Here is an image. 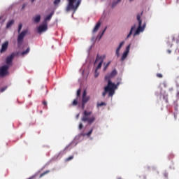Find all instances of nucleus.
Listing matches in <instances>:
<instances>
[{"instance_id": "nucleus-1", "label": "nucleus", "mask_w": 179, "mask_h": 179, "mask_svg": "<svg viewBox=\"0 0 179 179\" xmlns=\"http://www.w3.org/2000/svg\"><path fill=\"white\" fill-rule=\"evenodd\" d=\"M117 74L118 72L117 71V69H113L110 72V73L107 74L105 76V80H107L108 84L107 86L104 87V92L102 93L103 97H106L107 93H108L109 97H113V96H114V94H115L117 85H115V83L111 82V80L113 79V78H115V76H117Z\"/></svg>"}, {"instance_id": "nucleus-2", "label": "nucleus", "mask_w": 179, "mask_h": 179, "mask_svg": "<svg viewBox=\"0 0 179 179\" xmlns=\"http://www.w3.org/2000/svg\"><path fill=\"white\" fill-rule=\"evenodd\" d=\"M92 113V111L84 110L81 121H83V122H87L88 125H92V124L96 121V117H90Z\"/></svg>"}, {"instance_id": "nucleus-3", "label": "nucleus", "mask_w": 179, "mask_h": 179, "mask_svg": "<svg viewBox=\"0 0 179 179\" xmlns=\"http://www.w3.org/2000/svg\"><path fill=\"white\" fill-rule=\"evenodd\" d=\"M143 14V11L141 12V14L137 15V20L138 22V27L136 31L134 34V36H138L141 33V31H143L145 30V28L146 27V23H144L142 27V20H141V16Z\"/></svg>"}, {"instance_id": "nucleus-4", "label": "nucleus", "mask_w": 179, "mask_h": 179, "mask_svg": "<svg viewBox=\"0 0 179 179\" xmlns=\"http://www.w3.org/2000/svg\"><path fill=\"white\" fill-rule=\"evenodd\" d=\"M104 58H106V56H99V55H96L94 65H96L99 62V64L97 65L96 69H95V78H97L99 76V69H101V66H103V63L104 62Z\"/></svg>"}, {"instance_id": "nucleus-5", "label": "nucleus", "mask_w": 179, "mask_h": 179, "mask_svg": "<svg viewBox=\"0 0 179 179\" xmlns=\"http://www.w3.org/2000/svg\"><path fill=\"white\" fill-rule=\"evenodd\" d=\"M26 34H27V30L22 31L17 36V47H22L23 44V40H24V37H26Z\"/></svg>"}, {"instance_id": "nucleus-6", "label": "nucleus", "mask_w": 179, "mask_h": 179, "mask_svg": "<svg viewBox=\"0 0 179 179\" xmlns=\"http://www.w3.org/2000/svg\"><path fill=\"white\" fill-rule=\"evenodd\" d=\"M9 65H4L0 68V76H6L9 75Z\"/></svg>"}, {"instance_id": "nucleus-7", "label": "nucleus", "mask_w": 179, "mask_h": 179, "mask_svg": "<svg viewBox=\"0 0 179 179\" xmlns=\"http://www.w3.org/2000/svg\"><path fill=\"white\" fill-rule=\"evenodd\" d=\"M48 30V27L47 25V22H45L43 24L40 25L38 28V33L41 34L44 33V31H47Z\"/></svg>"}, {"instance_id": "nucleus-8", "label": "nucleus", "mask_w": 179, "mask_h": 179, "mask_svg": "<svg viewBox=\"0 0 179 179\" xmlns=\"http://www.w3.org/2000/svg\"><path fill=\"white\" fill-rule=\"evenodd\" d=\"M8 47H9V42L6 41L5 43H2L1 48L0 50L1 54L6 52V50H8Z\"/></svg>"}, {"instance_id": "nucleus-9", "label": "nucleus", "mask_w": 179, "mask_h": 179, "mask_svg": "<svg viewBox=\"0 0 179 179\" xmlns=\"http://www.w3.org/2000/svg\"><path fill=\"white\" fill-rule=\"evenodd\" d=\"M124 44H125V42L124 41H122L120 43V45L117 47V48L116 49L115 54H116L117 57H120V51L121 48H122V45H124Z\"/></svg>"}, {"instance_id": "nucleus-10", "label": "nucleus", "mask_w": 179, "mask_h": 179, "mask_svg": "<svg viewBox=\"0 0 179 179\" xmlns=\"http://www.w3.org/2000/svg\"><path fill=\"white\" fill-rule=\"evenodd\" d=\"M14 57L15 56L13 55H11L6 57V64H7V65H8V66H9V65H10V64H12V61H13Z\"/></svg>"}, {"instance_id": "nucleus-11", "label": "nucleus", "mask_w": 179, "mask_h": 179, "mask_svg": "<svg viewBox=\"0 0 179 179\" xmlns=\"http://www.w3.org/2000/svg\"><path fill=\"white\" fill-rule=\"evenodd\" d=\"M100 26H101V22L99 21L95 25L92 33H97L99 29H100Z\"/></svg>"}, {"instance_id": "nucleus-12", "label": "nucleus", "mask_w": 179, "mask_h": 179, "mask_svg": "<svg viewBox=\"0 0 179 179\" xmlns=\"http://www.w3.org/2000/svg\"><path fill=\"white\" fill-rule=\"evenodd\" d=\"M34 23H40V20H41V15H38L33 18Z\"/></svg>"}, {"instance_id": "nucleus-13", "label": "nucleus", "mask_w": 179, "mask_h": 179, "mask_svg": "<svg viewBox=\"0 0 179 179\" xmlns=\"http://www.w3.org/2000/svg\"><path fill=\"white\" fill-rule=\"evenodd\" d=\"M13 24H15V20H11L7 22L6 28L9 29L11 26H13Z\"/></svg>"}, {"instance_id": "nucleus-14", "label": "nucleus", "mask_w": 179, "mask_h": 179, "mask_svg": "<svg viewBox=\"0 0 179 179\" xmlns=\"http://www.w3.org/2000/svg\"><path fill=\"white\" fill-rule=\"evenodd\" d=\"M136 25L132 26L129 34L127 36V38H129V37H131V36H132V33H133L134 30H136Z\"/></svg>"}, {"instance_id": "nucleus-15", "label": "nucleus", "mask_w": 179, "mask_h": 179, "mask_svg": "<svg viewBox=\"0 0 179 179\" xmlns=\"http://www.w3.org/2000/svg\"><path fill=\"white\" fill-rule=\"evenodd\" d=\"M110 64H111V61H109L107 64L103 63V71H107V69L108 66H110Z\"/></svg>"}, {"instance_id": "nucleus-16", "label": "nucleus", "mask_w": 179, "mask_h": 179, "mask_svg": "<svg viewBox=\"0 0 179 179\" xmlns=\"http://www.w3.org/2000/svg\"><path fill=\"white\" fill-rule=\"evenodd\" d=\"M127 57H128V52H124L121 57V61H125Z\"/></svg>"}, {"instance_id": "nucleus-17", "label": "nucleus", "mask_w": 179, "mask_h": 179, "mask_svg": "<svg viewBox=\"0 0 179 179\" xmlns=\"http://www.w3.org/2000/svg\"><path fill=\"white\" fill-rule=\"evenodd\" d=\"M89 100H90V97L89 96H83L82 98V102L83 103H87V101H89Z\"/></svg>"}, {"instance_id": "nucleus-18", "label": "nucleus", "mask_w": 179, "mask_h": 179, "mask_svg": "<svg viewBox=\"0 0 179 179\" xmlns=\"http://www.w3.org/2000/svg\"><path fill=\"white\" fill-rule=\"evenodd\" d=\"M52 15H54V13H51L49 15H48L45 18V22H47L48 20H51V17H52Z\"/></svg>"}, {"instance_id": "nucleus-19", "label": "nucleus", "mask_w": 179, "mask_h": 179, "mask_svg": "<svg viewBox=\"0 0 179 179\" xmlns=\"http://www.w3.org/2000/svg\"><path fill=\"white\" fill-rule=\"evenodd\" d=\"M122 80V79L121 78H118L117 79V84L115 85L116 89H117L118 86H120V85H121V81Z\"/></svg>"}, {"instance_id": "nucleus-20", "label": "nucleus", "mask_w": 179, "mask_h": 179, "mask_svg": "<svg viewBox=\"0 0 179 179\" xmlns=\"http://www.w3.org/2000/svg\"><path fill=\"white\" fill-rule=\"evenodd\" d=\"M30 52V48H27L26 50L22 52V55H26V54H29Z\"/></svg>"}, {"instance_id": "nucleus-21", "label": "nucleus", "mask_w": 179, "mask_h": 179, "mask_svg": "<svg viewBox=\"0 0 179 179\" xmlns=\"http://www.w3.org/2000/svg\"><path fill=\"white\" fill-rule=\"evenodd\" d=\"M50 170H48V171L43 172V173H41L40 175L39 178L44 177V176H46V174H48V173H50Z\"/></svg>"}, {"instance_id": "nucleus-22", "label": "nucleus", "mask_w": 179, "mask_h": 179, "mask_svg": "<svg viewBox=\"0 0 179 179\" xmlns=\"http://www.w3.org/2000/svg\"><path fill=\"white\" fill-rule=\"evenodd\" d=\"M79 98H76V99H74L71 103V106H76L78 104V100Z\"/></svg>"}, {"instance_id": "nucleus-23", "label": "nucleus", "mask_w": 179, "mask_h": 179, "mask_svg": "<svg viewBox=\"0 0 179 179\" xmlns=\"http://www.w3.org/2000/svg\"><path fill=\"white\" fill-rule=\"evenodd\" d=\"M130 48H131V44H129V45L127 46L126 51H124V52H127L128 54H129Z\"/></svg>"}, {"instance_id": "nucleus-24", "label": "nucleus", "mask_w": 179, "mask_h": 179, "mask_svg": "<svg viewBox=\"0 0 179 179\" xmlns=\"http://www.w3.org/2000/svg\"><path fill=\"white\" fill-rule=\"evenodd\" d=\"M73 159V155H71L65 159V162H71Z\"/></svg>"}, {"instance_id": "nucleus-25", "label": "nucleus", "mask_w": 179, "mask_h": 179, "mask_svg": "<svg viewBox=\"0 0 179 179\" xmlns=\"http://www.w3.org/2000/svg\"><path fill=\"white\" fill-rule=\"evenodd\" d=\"M122 0H117L115 3H112V8H114V6H115V5H117V3H120V2H121Z\"/></svg>"}, {"instance_id": "nucleus-26", "label": "nucleus", "mask_w": 179, "mask_h": 179, "mask_svg": "<svg viewBox=\"0 0 179 179\" xmlns=\"http://www.w3.org/2000/svg\"><path fill=\"white\" fill-rule=\"evenodd\" d=\"M80 92H82V90L80 89H78L77 90V99H79V97L80 96Z\"/></svg>"}, {"instance_id": "nucleus-27", "label": "nucleus", "mask_w": 179, "mask_h": 179, "mask_svg": "<svg viewBox=\"0 0 179 179\" xmlns=\"http://www.w3.org/2000/svg\"><path fill=\"white\" fill-rule=\"evenodd\" d=\"M60 2H61V0H55L53 3L55 6H57V5L59 4Z\"/></svg>"}, {"instance_id": "nucleus-28", "label": "nucleus", "mask_w": 179, "mask_h": 179, "mask_svg": "<svg viewBox=\"0 0 179 179\" xmlns=\"http://www.w3.org/2000/svg\"><path fill=\"white\" fill-rule=\"evenodd\" d=\"M22 27H23V24H20L17 30L18 33H20V31H22Z\"/></svg>"}, {"instance_id": "nucleus-29", "label": "nucleus", "mask_w": 179, "mask_h": 179, "mask_svg": "<svg viewBox=\"0 0 179 179\" xmlns=\"http://www.w3.org/2000/svg\"><path fill=\"white\" fill-rule=\"evenodd\" d=\"M98 107H103V106H106V103L104 102H101L97 104Z\"/></svg>"}, {"instance_id": "nucleus-30", "label": "nucleus", "mask_w": 179, "mask_h": 179, "mask_svg": "<svg viewBox=\"0 0 179 179\" xmlns=\"http://www.w3.org/2000/svg\"><path fill=\"white\" fill-rule=\"evenodd\" d=\"M92 132H93V129H91L90 131L86 134L87 136H90Z\"/></svg>"}, {"instance_id": "nucleus-31", "label": "nucleus", "mask_w": 179, "mask_h": 179, "mask_svg": "<svg viewBox=\"0 0 179 179\" xmlns=\"http://www.w3.org/2000/svg\"><path fill=\"white\" fill-rule=\"evenodd\" d=\"M7 89H8V87H4L1 88L0 90L1 93H3V92H5V90H6Z\"/></svg>"}, {"instance_id": "nucleus-32", "label": "nucleus", "mask_w": 179, "mask_h": 179, "mask_svg": "<svg viewBox=\"0 0 179 179\" xmlns=\"http://www.w3.org/2000/svg\"><path fill=\"white\" fill-rule=\"evenodd\" d=\"M106 30H107V27H106V28L103 29V31H102V33H101V36H100V38H101V37H103V34H104Z\"/></svg>"}, {"instance_id": "nucleus-33", "label": "nucleus", "mask_w": 179, "mask_h": 179, "mask_svg": "<svg viewBox=\"0 0 179 179\" xmlns=\"http://www.w3.org/2000/svg\"><path fill=\"white\" fill-rule=\"evenodd\" d=\"M157 77L162 78H163V74H162V73H157Z\"/></svg>"}, {"instance_id": "nucleus-34", "label": "nucleus", "mask_w": 179, "mask_h": 179, "mask_svg": "<svg viewBox=\"0 0 179 179\" xmlns=\"http://www.w3.org/2000/svg\"><path fill=\"white\" fill-rule=\"evenodd\" d=\"M86 94H87V92H86V90H84L83 93V97H86Z\"/></svg>"}, {"instance_id": "nucleus-35", "label": "nucleus", "mask_w": 179, "mask_h": 179, "mask_svg": "<svg viewBox=\"0 0 179 179\" xmlns=\"http://www.w3.org/2000/svg\"><path fill=\"white\" fill-rule=\"evenodd\" d=\"M79 129H83V124L80 123L79 126H78Z\"/></svg>"}, {"instance_id": "nucleus-36", "label": "nucleus", "mask_w": 179, "mask_h": 179, "mask_svg": "<svg viewBox=\"0 0 179 179\" xmlns=\"http://www.w3.org/2000/svg\"><path fill=\"white\" fill-rule=\"evenodd\" d=\"M86 105L85 103L82 102V110H85V106Z\"/></svg>"}, {"instance_id": "nucleus-37", "label": "nucleus", "mask_w": 179, "mask_h": 179, "mask_svg": "<svg viewBox=\"0 0 179 179\" xmlns=\"http://www.w3.org/2000/svg\"><path fill=\"white\" fill-rule=\"evenodd\" d=\"M42 103H43V106H45V108H47V102L45 101H43Z\"/></svg>"}, {"instance_id": "nucleus-38", "label": "nucleus", "mask_w": 179, "mask_h": 179, "mask_svg": "<svg viewBox=\"0 0 179 179\" xmlns=\"http://www.w3.org/2000/svg\"><path fill=\"white\" fill-rule=\"evenodd\" d=\"M79 116H80V114H79V113L76 115V118H77V120L79 119Z\"/></svg>"}, {"instance_id": "nucleus-39", "label": "nucleus", "mask_w": 179, "mask_h": 179, "mask_svg": "<svg viewBox=\"0 0 179 179\" xmlns=\"http://www.w3.org/2000/svg\"><path fill=\"white\" fill-rule=\"evenodd\" d=\"M166 103H169V100L166 99Z\"/></svg>"}, {"instance_id": "nucleus-40", "label": "nucleus", "mask_w": 179, "mask_h": 179, "mask_svg": "<svg viewBox=\"0 0 179 179\" xmlns=\"http://www.w3.org/2000/svg\"><path fill=\"white\" fill-rule=\"evenodd\" d=\"M34 1H36V0H31V2L33 3V2H34Z\"/></svg>"}, {"instance_id": "nucleus-41", "label": "nucleus", "mask_w": 179, "mask_h": 179, "mask_svg": "<svg viewBox=\"0 0 179 179\" xmlns=\"http://www.w3.org/2000/svg\"><path fill=\"white\" fill-rule=\"evenodd\" d=\"M130 1V2H132V1H134V0H129Z\"/></svg>"}, {"instance_id": "nucleus-42", "label": "nucleus", "mask_w": 179, "mask_h": 179, "mask_svg": "<svg viewBox=\"0 0 179 179\" xmlns=\"http://www.w3.org/2000/svg\"><path fill=\"white\" fill-rule=\"evenodd\" d=\"M173 41H174V37H173Z\"/></svg>"}]
</instances>
